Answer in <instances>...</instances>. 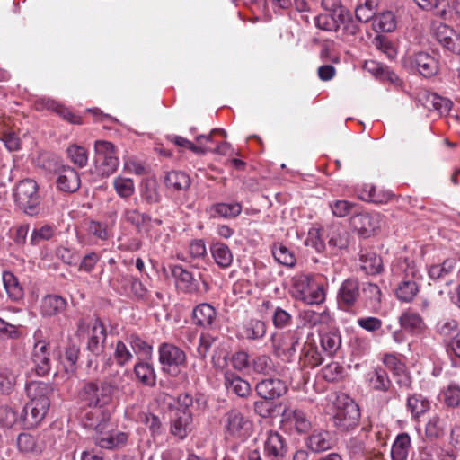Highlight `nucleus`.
I'll list each match as a JSON object with an SVG mask.
<instances>
[{
    "label": "nucleus",
    "instance_id": "obj_1",
    "mask_svg": "<svg viewBox=\"0 0 460 460\" xmlns=\"http://www.w3.org/2000/svg\"><path fill=\"white\" fill-rule=\"evenodd\" d=\"M29 402L23 408V420L30 428L38 426L46 417L49 405L53 386L41 381H31L26 385Z\"/></svg>",
    "mask_w": 460,
    "mask_h": 460
},
{
    "label": "nucleus",
    "instance_id": "obj_2",
    "mask_svg": "<svg viewBox=\"0 0 460 460\" xmlns=\"http://www.w3.org/2000/svg\"><path fill=\"white\" fill-rule=\"evenodd\" d=\"M394 277L402 278L395 289L396 297L402 302H411L419 293L418 281L421 276L415 263L408 259H399L392 265Z\"/></svg>",
    "mask_w": 460,
    "mask_h": 460
},
{
    "label": "nucleus",
    "instance_id": "obj_3",
    "mask_svg": "<svg viewBox=\"0 0 460 460\" xmlns=\"http://www.w3.org/2000/svg\"><path fill=\"white\" fill-rule=\"evenodd\" d=\"M292 294L296 300L308 305H319L325 300V289L308 275L296 276L293 280Z\"/></svg>",
    "mask_w": 460,
    "mask_h": 460
},
{
    "label": "nucleus",
    "instance_id": "obj_4",
    "mask_svg": "<svg viewBox=\"0 0 460 460\" xmlns=\"http://www.w3.org/2000/svg\"><path fill=\"white\" fill-rule=\"evenodd\" d=\"M109 417L94 427L93 439L94 444L107 450H119L124 447L128 440V433L118 429L108 430L106 429Z\"/></svg>",
    "mask_w": 460,
    "mask_h": 460
},
{
    "label": "nucleus",
    "instance_id": "obj_5",
    "mask_svg": "<svg viewBox=\"0 0 460 460\" xmlns=\"http://www.w3.org/2000/svg\"><path fill=\"white\" fill-rule=\"evenodd\" d=\"M94 163L98 172L106 176L112 174L119 164L114 145L106 140H97L94 143Z\"/></svg>",
    "mask_w": 460,
    "mask_h": 460
},
{
    "label": "nucleus",
    "instance_id": "obj_6",
    "mask_svg": "<svg viewBox=\"0 0 460 460\" xmlns=\"http://www.w3.org/2000/svg\"><path fill=\"white\" fill-rule=\"evenodd\" d=\"M114 386L108 382L87 383L81 393L82 400L93 408H102L112 401Z\"/></svg>",
    "mask_w": 460,
    "mask_h": 460
},
{
    "label": "nucleus",
    "instance_id": "obj_7",
    "mask_svg": "<svg viewBox=\"0 0 460 460\" xmlns=\"http://www.w3.org/2000/svg\"><path fill=\"white\" fill-rule=\"evenodd\" d=\"M158 354L162 370L172 376H176L181 367L186 365V353L172 343H162L158 348Z\"/></svg>",
    "mask_w": 460,
    "mask_h": 460
},
{
    "label": "nucleus",
    "instance_id": "obj_8",
    "mask_svg": "<svg viewBox=\"0 0 460 460\" xmlns=\"http://www.w3.org/2000/svg\"><path fill=\"white\" fill-rule=\"evenodd\" d=\"M15 199L25 213H36V208L40 203L37 182L31 179L21 181L16 186Z\"/></svg>",
    "mask_w": 460,
    "mask_h": 460
},
{
    "label": "nucleus",
    "instance_id": "obj_9",
    "mask_svg": "<svg viewBox=\"0 0 460 460\" xmlns=\"http://www.w3.org/2000/svg\"><path fill=\"white\" fill-rule=\"evenodd\" d=\"M224 427L227 436L240 439H245L252 431V422L236 410L226 414Z\"/></svg>",
    "mask_w": 460,
    "mask_h": 460
},
{
    "label": "nucleus",
    "instance_id": "obj_10",
    "mask_svg": "<svg viewBox=\"0 0 460 460\" xmlns=\"http://www.w3.org/2000/svg\"><path fill=\"white\" fill-rule=\"evenodd\" d=\"M360 412L358 406L352 401H347L343 407H339L333 416L334 425L341 430H349L358 424Z\"/></svg>",
    "mask_w": 460,
    "mask_h": 460
},
{
    "label": "nucleus",
    "instance_id": "obj_11",
    "mask_svg": "<svg viewBox=\"0 0 460 460\" xmlns=\"http://www.w3.org/2000/svg\"><path fill=\"white\" fill-rule=\"evenodd\" d=\"M382 216L378 212L357 213L350 218V226L359 235L368 237L380 227Z\"/></svg>",
    "mask_w": 460,
    "mask_h": 460
},
{
    "label": "nucleus",
    "instance_id": "obj_12",
    "mask_svg": "<svg viewBox=\"0 0 460 460\" xmlns=\"http://www.w3.org/2000/svg\"><path fill=\"white\" fill-rule=\"evenodd\" d=\"M432 31L437 40L445 49L454 54H460V36L451 27L435 22L432 23Z\"/></svg>",
    "mask_w": 460,
    "mask_h": 460
},
{
    "label": "nucleus",
    "instance_id": "obj_13",
    "mask_svg": "<svg viewBox=\"0 0 460 460\" xmlns=\"http://www.w3.org/2000/svg\"><path fill=\"white\" fill-rule=\"evenodd\" d=\"M50 444V437L47 431L35 435L21 433L17 438V447L19 450L25 453L41 452Z\"/></svg>",
    "mask_w": 460,
    "mask_h": 460
},
{
    "label": "nucleus",
    "instance_id": "obj_14",
    "mask_svg": "<svg viewBox=\"0 0 460 460\" xmlns=\"http://www.w3.org/2000/svg\"><path fill=\"white\" fill-rule=\"evenodd\" d=\"M193 429L192 414L190 410L176 409L171 420L170 432L180 440L185 439Z\"/></svg>",
    "mask_w": 460,
    "mask_h": 460
},
{
    "label": "nucleus",
    "instance_id": "obj_15",
    "mask_svg": "<svg viewBox=\"0 0 460 460\" xmlns=\"http://www.w3.org/2000/svg\"><path fill=\"white\" fill-rule=\"evenodd\" d=\"M281 422L287 429H295L298 433L307 432L312 423L306 414L298 409H285L281 415Z\"/></svg>",
    "mask_w": 460,
    "mask_h": 460
},
{
    "label": "nucleus",
    "instance_id": "obj_16",
    "mask_svg": "<svg viewBox=\"0 0 460 460\" xmlns=\"http://www.w3.org/2000/svg\"><path fill=\"white\" fill-rule=\"evenodd\" d=\"M35 372L38 376H43L49 373L51 359L49 343L45 341L35 342L31 356Z\"/></svg>",
    "mask_w": 460,
    "mask_h": 460
},
{
    "label": "nucleus",
    "instance_id": "obj_17",
    "mask_svg": "<svg viewBox=\"0 0 460 460\" xmlns=\"http://www.w3.org/2000/svg\"><path fill=\"white\" fill-rule=\"evenodd\" d=\"M267 332V324L257 318L243 321L237 330V337L248 341H260Z\"/></svg>",
    "mask_w": 460,
    "mask_h": 460
},
{
    "label": "nucleus",
    "instance_id": "obj_18",
    "mask_svg": "<svg viewBox=\"0 0 460 460\" xmlns=\"http://www.w3.org/2000/svg\"><path fill=\"white\" fill-rule=\"evenodd\" d=\"M360 295L359 283L356 279H345L338 291V304L347 309L355 305Z\"/></svg>",
    "mask_w": 460,
    "mask_h": 460
},
{
    "label": "nucleus",
    "instance_id": "obj_19",
    "mask_svg": "<svg viewBox=\"0 0 460 460\" xmlns=\"http://www.w3.org/2000/svg\"><path fill=\"white\" fill-rule=\"evenodd\" d=\"M256 392L265 400H273L286 394L288 387L285 382L279 378H268L256 385Z\"/></svg>",
    "mask_w": 460,
    "mask_h": 460
},
{
    "label": "nucleus",
    "instance_id": "obj_20",
    "mask_svg": "<svg viewBox=\"0 0 460 460\" xmlns=\"http://www.w3.org/2000/svg\"><path fill=\"white\" fill-rule=\"evenodd\" d=\"M383 362L385 366L397 376L396 382L401 387L409 388L411 385V378L407 372L405 364L394 354H386Z\"/></svg>",
    "mask_w": 460,
    "mask_h": 460
},
{
    "label": "nucleus",
    "instance_id": "obj_21",
    "mask_svg": "<svg viewBox=\"0 0 460 460\" xmlns=\"http://www.w3.org/2000/svg\"><path fill=\"white\" fill-rule=\"evenodd\" d=\"M81 184L78 172L70 166H62L58 169L57 186L59 190L68 193L76 191Z\"/></svg>",
    "mask_w": 460,
    "mask_h": 460
},
{
    "label": "nucleus",
    "instance_id": "obj_22",
    "mask_svg": "<svg viewBox=\"0 0 460 460\" xmlns=\"http://www.w3.org/2000/svg\"><path fill=\"white\" fill-rule=\"evenodd\" d=\"M287 447L283 437L277 431L270 430L267 432L264 442V453L271 460H279L284 457Z\"/></svg>",
    "mask_w": 460,
    "mask_h": 460
},
{
    "label": "nucleus",
    "instance_id": "obj_23",
    "mask_svg": "<svg viewBox=\"0 0 460 460\" xmlns=\"http://www.w3.org/2000/svg\"><path fill=\"white\" fill-rule=\"evenodd\" d=\"M105 340V327L99 319H95L91 324L90 336L87 342L88 350L95 355H99L103 349Z\"/></svg>",
    "mask_w": 460,
    "mask_h": 460
},
{
    "label": "nucleus",
    "instance_id": "obj_24",
    "mask_svg": "<svg viewBox=\"0 0 460 460\" xmlns=\"http://www.w3.org/2000/svg\"><path fill=\"white\" fill-rule=\"evenodd\" d=\"M401 327L411 334H420L426 329V324L419 313L412 310L404 311L399 317Z\"/></svg>",
    "mask_w": 460,
    "mask_h": 460
},
{
    "label": "nucleus",
    "instance_id": "obj_25",
    "mask_svg": "<svg viewBox=\"0 0 460 460\" xmlns=\"http://www.w3.org/2000/svg\"><path fill=\"white\" fill-rule=\"evenodd\" d=\"M412 63L419 72L425 77L435 75L438 71L437 58L427 52H419L414 55Z\"/></svg>",
    "mask_w": 460,
    "mask_h": 460
},
{
    "label": "nucleus",
    "instance_id": "obj_26",
    "mask_svg": "<svg viewBox=\"0 0 460 460\" xmlns=\"http://www.w3.org/2000/svg\"><path fill=\"white\" fill-rule=\"evenodd\" d=\"M420 102L427 109H434L440 114H447L450 111L453 102L447 99L438 95L437 93L424 92L419 97Z\"/></svg>",
    "mask_w": 460,
    "mask_h": 460
},
{
    "label": "nucleus",
    "instance_id": "obj_27",
    "mask_svg": "<svg viewBox=\"0 0 460 460\" xmlns=\"http://www.w3.org/2000/svg\"><path fill=\"white\" fill-rule=\"evenodd\" d=\"M306 446L313 452L329 450L333 446V441L329 431L314 429L306 439Z\"/></svg>",
    "mask_w": 460,
    "mask_h": 460
},
{
    "label": "nucleus",
    "instance_id": "obj_28",
    "mask_svg": "<svg viewBox=\"0 0 460 460\" xmlns=\"http://www.w3.org/2000/svg\"><path fill=\"white\" fill-rule=\"evenodd\" d=\"M67 305L66 300L58 295H47L40 302V312L43 315L52 316L63 313Z\"/></svg>",
    "mask_w": 460,
    "mask_h": 460
},
{
    "label": "nucleus",
    "instance_id": "obj_29",
    "mask_svg": "<svg viewBox=\"0 0 460 460\" xmlns=\"http://www.w3.org/2000/svg\"><path fill=\"white\" fill-rule=\"evenodd\" d=\"M225 385L229 392L240 397H247L251 394L250 384L231 371L225 373Z\"/></svg>",
    "mask_w": 460,
    "mask_h": 460
},
{
    "label": "nucleus",
    "instance_id": "obj_30",
    "mask_svg": "<svg viewBox=\"0 0 460 460\" xmlns=\"http://www.w3.org/2000/svg\"><path fill=\"white\" fill-rule=\"evenodd\" d=\"M172 272L176 279L177 285L180 288L188 293H193L199 290V284L194 279L192 273L185 270L182 266H174Z\"/></svg>",
    "mask_w": 460,
    "mask_h": 460
},
{
    "label": "nucleus",
    "instance_id": "obj_31",
    "mask_svg": "<svg viewBox=\"0 0 460 460\" xmlns=\"http://www.w3.org/2000/svg\"><path fill=\"white\" fill-rule=\"evenodd\" d=\"M299 319L303 325L308 327L327 325L332 322V316L328 310L316 312L311 309H305L299 313Z\"/></svg>",
    "mask_w": 460,
    "mask_h": 460
},
{
    "label": "nucleus",
    "instance_id": "obj_32",
    "mask_svg": "<svg viewBox=\"0 0 460 460\" xmlns=\"http://www.w3.org/2000/svg\"><path fill=\"white\" fill-rule=\"evenodd\" d=\"M406 407L411 412V418L418 420L420 417L429 411L430 402L420 394H413L408 396Z\"/></svg>",
    "mask_w": 460,
    "mask_h": 460
},
{
    "label": "nucleus",
    "instance_id": "obj_33",
    "mask_svg": "<svg viewBox=\"0 0 460 460\" xmlns=\"http://www.w3.org/2000/svg\"><path fill=\"white\" fill-rule=\"evenodd\" d=\"M194 322L202 327H210L217 316L216 309L208 303L197 305L192 312Z\"/></svg>",
    "mask_w": 460,
    "mask_h": 460
},
{
    "label": "nucleus",
    "instance_id": "obj_34",
    "mask_svg": "<svg viewBox=\"0 0 460 460\" xmlns=\"http://www.w3.org/2000/svg\"><path fill=\"white\" fill-rule=\"evenodd\" d=\"M210 252L215 263L221 269H228L234 260L230 248L223 243H215L210 246Z\"/></svg>",
    "mask_w": 460,
    "mask_h": 460
},
{
    "label": "nucleus",
    "instance_id": "obj_35",
    "mask_svg": "<svg viewBox=\"0 0 460 460\" xmlns=\"http://www.w3.org/2000/svg\"><path fill=\"white\" fill-rule=\"evenodd\" d=\"M3 284L8 297L12 301H19L24 296L23 288L16 276L11 271H4L2 274Z\"/></svg>",
    "mask_w": 460,
    "mask_h": 460
},
{
    "label": "nucleus",
    "instance_id": "obj_36",
    "mask_svg": "<svg viewBox=\"0 0 460 460\" xmlns=\"http://www.w3.org/2000/svg\"><path fill=\"white\" fill-rule=\"evenodd\" d=\"M411 446L408 433L402 432L396 436L391 448L392 460H406Z\"/></svg>",
    "mask_w": 460,
    "mask_h": 460
},
{
    "label": "nucleus",
    "instance_id": "obj_37",
    "mask_svg": "<svg viewBox=\"0 0 460 460\" xmlns=\"http://www.w3.org/2000/svg\"><path fill=\"white\" fill-rule=\"evenodd\" d=\"M327 236L330 246L337 249H345L349 244V233L339 224L328 227Z\"/></svg>",
    "mask_w": 460,
    "mask_h": 460
},
{
    "label": "nucleus",
    "instance_id": "obj_38",
    "mask_svg": "<svg viewBox=\"0 0 460 460\" xmlns=\"http://www.w3.org/2000/svg\"><path fill=\"white\" fill-rule=\"evenodd\" d=\"M241 212L242 205L239 202L217 203L209 209L212 217L233 218L239 216Z\"/></svg>",
    "mask_w": 460,
    "mask_h": 460
},
{
    "label": "nucleus",
    "instance_id": "obj_39",
    "mask_svg": "<svg viewBox=\"0 0 460 460\" xmlns=\"http://www.w3.org/2000/svg\"><path fill=\"white\" fill-rule=\"evenodd\" d=\"M458 268V261L456 258L445 260L441 264L432 265L429 270V276L434 280H438L454 273Z\"/></svg>",
    "mask_w": 460,
    "mask_h": 460
},
{
    "label": "nucleus",
    "instance_id": "obj_40",
    "mask_svg": "<svg viewBox=\"0 0 460 460\" xmlns=\"http://www.w3.org/2000/svg\"><path fill=\"white\" fill-rule=\"evenodd\" d=\"M424 11L433 12L435 15L446 19L449 12L448 0H413Z\"/></svg>",
    "mask_w": 460,
    "mask_h": 460
},
{
    "label": "nucleus",
    "instance_id": "obj_41",
    "mask_svg": "<svg viewBox=\"0 0 460 460\" xmlns=\"http://www.w3.org/2000/svg\"><path fill=\"white\" fill-rule=\"evenodd\" d=\"M166 187L173 190H186L190 185V178L183 172L172 171L165 176Z\"/></svg>",
    "mask_w": 460,
    "mask_h": 460
},
{
    "label": "nucleus",
    "instance_id": "obj_42",
    "mask_svg": "<svg viewBox=\"0 0 460 460\" xmlns=\"http://www.w3.org/2000/svg\"><path fill=\"white\" fill-rule=\"evenodd\" d=\"M358 196L362 200L382 204L390 200L393 194L387 190H377L373 185H367Z\"/></svg>",
    "mask_w": 460,
    "mask_h": 460
},
{
    "label": "nucleus",
    "instance_id": "obj_43",
    "mask_svg": "<svg viewBox=\"0 0 460 460\" xmlns=\"http://www.w3.org/2000/svg\"><path fill=\"white\" fill-rule=\"evenodd\" d=\"M369 386L376 391L385 392L391 385V381L385 370L377 368L367 375Z\"/></svg>",
    "mask_w": 460,
    "mask_h": 460
},
{
    "label": "nucleus",
    "instance_id": "obj_44",
    "mask_svg": "<svg viewBox=\"0 0 460 460\" xmlns=\"http://www.w3.org/2000/svg\"><path fill=\"white\" fill-rule=\"evenodd\" d=\"M134 372L137 378L144 385L152 386L155 384L156 376L152 365L138 362L135 365Z\"/></svg>",
    "mask_w": 460,
    "mask_h": 460
},
{
    "label": "nucleus",
    "instance_id": "obj_45",
    "mask_svg": "<svg viewBox=\"0 0 460 460\" xmlns=\"http://www.w3.org/2000/svg\"><path fill=\"white\" fill-rule=\"evenodd\" d=\"M446 421L438 415H433L425 427V435L429 439L440 438L445 434Z\"/></svg>",
    "mask_w": 460,
    "mask_h": 460
},
{
    "label": "nucleus",
    "instance_id": "obj_46",
    "mask_svg": "<svg viewBox=\"0 0 460 460\" xmlns=\"http://www.w3.org/2000/svg\"><path fill=\"white\" fill-rule=\"evenodd\" d=\"M130 347L134 352L141 358L149 359L153 354V347L145 340L137 335H130L128 337Z\"/></svg>",
    "mask_w": 460,
    "mask_h": 460
},
{
    "label": "nucleus",
    "instance_id": "obj_47",
    "mask_svg": "<svg viewBox=\"0 0 460 460\" xmlns=\"http://www.w3.org/2000/svg\"><path fill=\"white\" fill-rule=\"evenodd\" d=\"M315 26L323 31H336L340 28L339 13H321L315 17Z\"/></svg>",
    "mask_w": 460,
    "mask_h": 460
},
{
    "label": "nucleus",
    "instance_id": "obj_48",
    "mask_svg": "<svg viewBox=\"0 0 460 460\" xmlns=\"http://www.w3.org/2000/svg\"><path fill=\"white\" fill-rule=\"evenodd\" d=\"M321 345L328 355H333L341 345V335L336 331H331L322 335Z\"/></svg>",
    "mask_w": 460,
    "mask_h": 460
},
{
    "label": "nucleus",
    "instance_id": "obj_49",
    "mask_svg": "<svg viewBox=\"0 0 460 460\" xmlns=\"http://www.w3.org/2000/svg\"><path fill=\"white\" fill-rule=\"evenodd\" d=\"M373 26L376 31L391 32L395 27V18L392 12L379 13L374 18Z\"/></svg>",
    "mask_w": 460,
    "mask_h": 460
},
{
    "label": "nucleus",
    "instance_id": "obj_50",
    "mask_svg": "<svg viewBox=\"0 0 460 460\" xmlns=\"http://www.w3.org/2000/svg\"><path fill=\"white\" fill-rule=\"evenodd\" d=\"M340 27L342 26L344 36H354L358 31V25L352 18L350 12L347 9H341L339 12Z\"/></svg>",
    "mask_w": 460,
    "mask_h": 460
},
{
    "label": "nucleus",
    "instance_id": "obj_51",
    "mask_svg": "<svg viewBox=\"0 0 460 460\" xmlns=\"http://www.w3.org/2000/svg\"><path fill=\"white\" fill-rule=\"evenodd\" d=\"M272 254L279 263L285 266L291 267L296 263L294 253L282 243H275L272 246Z\"/></svg>",
    "mask_w": 460,
    "mask_h": 460
},
{
    "label": "nucleus",
    "instance_id": "obj_52",
    "mask_svg": "<svg viewBox=\"0 0 460 460\" xmlns=\"http://www.w3.org/2000/svg\"><path fill=\"white\" fill-rule=\"evenodd\" d=\"M252 369L262 375H272L278 372L273 360L267 355L257 356L252 360Z\"/></svg>",
    "mask_w": 460,
    "mask_h": 460
},
{
    "label": "nucleus",
    "instance_id": "obj_53",
    "mask_svg": "<svg viewBox=\"0 0 460 460\" xmlns=\"http://www.w3.org/2000/svg\"><path fill=\"white\" fill-rule=\"evenodd\" d=\"M121 219L136 226L137 229H141L149 221V217L146 214L140 213L136 208L124 209Z\"/></svg>",
    "mask_w": 460,
    "mask_h": 460
},
{
    "label": "nucleus",
    "instance_id": "obj_54",
    "mask_svg": "<svg viewBox=\"0 0 460 460\" xmlns=\"http://www.w3.org/2000/svg\"><path fill=\"white\" fill-rule=\"evenodd\" d=\"M17 375L7 367L0 368V393L9 394L16 385Z\"/></svg>",
    "mask_w": 460,
    "mask_h": 460
},
{
    "label": "nucleus",
    "instance_id": "obj_55",
    "mask_svg": "<svg viewBox=\"0 0 460 460\" xmlns=\"http://www.w3.org/2000/svg\"><path fill=\"white\" fill-rule=\"evenodd\" d=\"M56 232V227L51 225H43L34 228L31 232L30 243L31 245H38L41 242L51 239Z\"/></svg>",
    "mask_w": 460,
    "mask_h": 460
},
{
    "label": "nucleus",
    "instance_id": "obj_56",
    "mask_svg": "<svg viewBox=\"0 0 460 460\" xmlns=\"http://www.w3.org/2000/svg\"><path fill=\"white\" fill-rule=\"evenodd\" d=\"M113 186L117 194L123 198L130 197L135 191V185L131 179L118 176L113 181Z\"/></svg>",
    "mask_w": 460,
    "mask_h": 460
},
{
    "label": "nucleus",
    "instance_id": "obj_57",
    "mask_svg": "<svg viewBox=\"0 0 460 460\" xmlns=\"http://www.w3.org/2000/svg\"><path fill=\"white\" fill-rule=\"evenodd\" d=\"M67 155L72 163L83 168L87 164L88 154L84 147L77 145H71L67 147Z\"/></svg>",
    "mask_w": 460,
    "mask_h": 460
},
{
    "label": "nucleus",
    "instance_id": "obj_58",
    "mask_svg": "<svg viewBox=\"0 0 460 460\" xmlns=\"http://www.w3.org/2000/svg\"><path fill=\"white\" fill-rule=\"evenodd\" d=\"M323 361L321 352L313 344H306L304 348V364L314 368Z\"/></svg>",
    "mask_w": 460,
    "mask_h": 460
},
{
    "label": "nucleus",
    "instance_id": "obj_59",
    "mask_svg": "<svg viewBox=\"0 0 460 460\" xmlns=\"http://www.w3.org/2000/svg\"><path fill=\"white\" fill-rule=\"evenodd\" d=\"M305 245L314 249L317 252H322L325 248V243L322 239L320 229L311 227L308 230L307 236L304 242Z\"/></svg>",
    "mask_w": 460,
    "mask_h": 460
},
{
    "label": "nucleus",
    "instance_id": "obj_60",
    "mask_svg": "<svg viewBox=\"0 0 460 460\" xmlns=\"http://www.w3.org/2000/svg\"><path fill=\"white\" fill-rule=\"evenodd\" d=\"M114 358L119 366L126 365L133 358L131 350L122 341H118L115 344Z\"/></svg>",
    "mask_w": 460,
    "mask_h": 460
},
{
    "label": "nucleus",
    "instance_id": "obj_61",
    "mask_svg": "<svg viewBox=\"0 0 460 460\" xmlns=\"http://www.w3.org/2000/svg\"><path fill=\"white\" fill-rule=\"evenodd\" d=\"M443 401L448 407H456L460 404V387L450 384L443 391Z\"/></svg>",
    "mask_w": 460,
    "mask_h": 460
},
{
    "label": "nucleus",
    "instance_id": "obj_62",
    "mask_svg": "<svg viewBox=\"0 0 460 460\" xmlns=\"http://www.w3.org/2000/svg\"><path fill=\"white\" fill-rule=\"evenodd\" d=\"M355 204L348 200H335L329 204L333 216L337 217H344L348 216L354 208Z\"/></svg>",
    "mask_w": 460,
    "mask_h": 460
},
{
    "label": "nucleus",
    "instance_id": "obj_63",
    "mask_svg": "<svg viewBox=\"0 0 460 460\" xmlns=\"http://www.w3.org/2000/svg\"><path fill=\"white\" fill-rule=\"evenodd\" d=\"M343 367L338 362H331L322 368V376L328 382L339 380L342 376Z\"/></svg>",
    "mask_w": 460,
    "mask_h": 460
},
{
    "label": "nucleus",
    "instance_id": "obj_64",
    "mask_svg": "<svg viewBox=\"0 0 460 460\" xmlns=\"http://www.w3.org/2000/svg\"><path fill=\"white\" fill-rule=\"evenodd\" d=\"M141 196L149 203H156L160 199L155 181H146L141 188Z\"/></svg>",
    "mask_w": 460,
    "mask_h": 460
}]
</instances>
